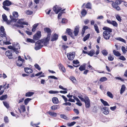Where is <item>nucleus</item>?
Returning <instances> with one entry per match:
<instances>
[{
	"instance_id": "3c124183",
	"label": "nucleus",
	"mask_w": 127,
	"mask_h": 127,
	"mask_svg": "<svg viewBox=\"0 0 127 127\" xmlns=\"http://www.w3.org/2000/svg\"><path fill=\"white\" fill-rule=\"evenodd\" d=\"M4 122L6 123H8L9 122V120L8 119V118L6 116H4Z\"/></svg>"
},
{
	"instance_id": "cd10ccee",
	"label": "nucleus",
	"mask_w": 127,
	"mask_h": 127,
	"mask_svg": "<svg viewBox=\"0 0 127 127\" xmlns=\"http://www.w3.org/2000/svg\"><path fill=\"white\" fill-rule=\"evenodd\" d=\"M87 14V11L85 9L82 10L81 12V14L82 17H84Z\"/></svg>"
},
{
	"instance_id": "a211bd4d",
	"label": "nucleus",
	"mask_w": 127,
	"mask_h": 127,
	"mask_svg": "<svg viewBox=\"0 0 127 127\" xmlns=\"http://www.w3.org/2000/svg\"><path fill=\"white\" fill-rule=\"evenodd\" d=\"M12 4L11 1L8 0H6L4 1L3 3V4L4 5L6 6H9Z\"/></svg>"
},
{
	"instance_id": "bf43d9fd",
	"label": "nucleus",
	"mask_w": 127,
	"mask_h": 127,
	"mask_svg": "<svg viewBox=\"0 0 127 127\" xmlns=\"http://www.w3.org/2000/svg\"><path fill=\"white\" fill-rule=\"evenodd\" d=\"M3 103L4 106L7 108H9V105L6 102L3 101Z\"/></svg>"
},
{
	"instance_id": "9d476101",
	"label": "nucleus",
	"mask_w": 127,
	"mask_h": 127,
	"mask_svg": "<svg viewBox=\"0 0 127 127\" xmlns=\"http://www.w3.org/2000/svg\"><path fill=\"white\" fill-rule=\"evenodd\" d=\"M103 36L105 39L108 40L110 39L111 37V34L110 33L103 32Z\"/></svg>"
},
{
	"instance_id": "338daca9",
	"label": "nucleus",
	"mask_w": 127,
	"mask_h": 127,
	"mask_svg": "<svg viewBox=\"0 0 127 127\" xmlns=\"http://www.w3.org/2000/svg\"><path fill=\"white\" fill-rule=\"evenodd\" d=\"M67 22V20L65 18H63L62 20V23H66Z\"/></svg>"
},
{
	"instance_id": "37998d69",
	"label": "nucleus",
	"mask_w": 127,
	"mask_h": 127,
	"mask_svg": "<svg viewBox=\"0 0 127 127\" xmlns=\"http://www.w3.org/2000/svg\"><path fill=\"white\" fill-rule=\"evenodd\" d=\"M107 95L110 98H113V95L112 93L110 92L109 91L107 92Z\"/></svg>"
},
{
	"instance_id": "39448f33",
	"label": "nucleus",
	"mask_w": 127,
	"mask_h": 127,
	"mask_svg": "<svg viewBox=\"0 0 127 127\" xmlns=\"http://www.w3.org/2000/svg\"><path fill=\"white\" fill-rule=\"evenodd\" d=\"M13 52V51L8 50L6 52L5 55L8 57L9 59H11L13 58L12 54Z\"/></svg>"
},
{
	"instance_id": "1a4fd4ad",
	"label": "nucleus",
	"mask_w": 127,
	"mask_h": 127,
	"mask_svg": "<svg viewBox=\"0 0 127 127\" xmlns=\"http://www.w3.org/2000/svg\"><path fill=\"white\" fill-rule=\"evenodd\" d=\"M62 9L61 7H59L58 6L56 5L54 6L53 8V11L56 14H57Z\"/></svg>"
},
{
	"instance_id": "9b49d317",
	"label": "nucleus",
	"mask_w": 127,
	"mask_h": 127,
	"mask_svg": "<svg viewBox=\"0 0 127 127\" xmlns=\"http://www.w3.org/2000/svg\"><path fill=\"white\" fill-rule=\"evenodd\" d=\"M103 30L105 31L103 32H106L107 33H110L112 32V29L107 27H104L103 28Z\"/></svg>"
},
{
	"instance_id": "4d7b16f0",
	"label": "nucleus",
	"mask_w": 127,
	"mask_h": 127,
	"mask_svg": "<svg viewBox=\"0 0 127 127\" xmlns=\"http://www.w3.org/2000/svg\"><path fill=\"white\" fill-rule=\"evenodd\" d=\"M34 66L35 68L38 70H41V68L37 64H35L34 65Z\"/></svg>"
},
{
	"instance_id": "603ef678",
	"label": "nucleus",
	"mask_w": 127,
	"mask_h": 127,
	"mask_svg": "<svg viewBox=\"0 0 127 127\" xmlns=\"http://www.w3.org/2000/svg\"><path fill=\"white\" fill-rule=\"evenodd\" d=\"M111 25L115 27H117L118 25V24L117 22L114 21H112Z\"/></svg>"
},
{
	"instance_id": "f03ea898",
	"label": "nucleus",
	"mask_w": 127,
	"mask_h": 127,
	"mask_svg": "<svg viewBox=\"0 0 127 127\" xmlns=\"http://www.w3.org/2000/svg\"><path fill=\"white\" fill-rule=\"evenodd\" d=\"M50 39V37L47 36L45 38H43L41 40H40L42 43L43 44V45L46 46L49 44Z\"/></svg>"
},
{
	"instance_id": "bb28decb",
	"label": "nucleus",
	"mask_w": 127,
	"mask_h": 127,
	"mask_svg": "<svg viewBox=\"0 0 127 127\" xmlns=\"http://www.w3.org/2000/svg\"><path fill=\"white\" fill-rule=\"evenodd\" d=\"M52 101L54 104H57L58 103L59 100L57 98L54 97L52 98Z\"/></svg>"
},
{
	"instance_id": "ddd939ff",
	"label": "nucleus",
	"mask_w": 127,
	"mask_h": 127,
	"mask_svg": "<svg viewBox=\"0 0 127 127\" xmlns=\"http://www.w3.org/2000/svg\"><path fill=\"white\" fill-rule=\"evenodd\" d=\"M10 17L11 19V20H8L7 19V21H5L6 22V23H7V24L9 25L10 24H11V23L12 22H16V19H15L13 18L11 15H10Z\"/></svg>"
},
{
	"instance_id": "f8f14e48",
	"label": "nucleus",
	"mask_w": 127,
	"mask_h": 127,
	"mask_svg": "<svg viewBox=\"0 0 127 127\" xmlns=\"http://www.w3.org/2000/svg\"><path fill=\"white\" fill-rule=\"evenodd\" d=\"M109 108L106 107H103L101 108V110L103 111V113L105 115H107L109 114L108 111Z\"/></svg>"
},
{
	"instance_id": "09e8293b",
	"label": "nucleus",
	"mask_w": 127,
	"mask_h": 127,
	"mask_svg": "<svg viewBox=\"0 0 127 127\" xmlns=\"http://www.w3.org/2000/svg\"><path fill=\"white\" fill-rule=\"evenodd\" d=\"M7 96L6 95H2L0 97V100H2L5 99L7 98Z\"/></svg>"
},
{
	"instance_id": "680f3d73",
	"label": "nucleus",
	"mask_w": 127,
	"mask_h": 127,
	"mask_svg": "<svg viewBox=\"0 0 127 127\" xmlns=\"http://www.w3.org/2000/svg\"><path fill=\"white\" fill-rule=\"evenodd\" d=\"M58 106L57 105H54L51 107V109L52 110H55L57 109V107Z\"/></svg>"
},
{
	"instance_id": "13d9d810",
	"label": "nucleus",
	"mask_w": 127,
	"mask_h": 127,
	"mask_svg": "<svg viewBox=\"0 0 127 127\" xmlns=\"http://www.w3.org/2000/svg\"><path fill=\"white\" fill-rule=\"evenodd\" d=\"M62 47L64 50L65 51H66L67 49L69 47L66 45H63Z\"/></svg>"
},
{
	"instance_id": "8fccbe9b",
	"label": "nucleus",
	"mask_w": 127,
	"mask_h": 127,
	"mask_svg": "<svg viewBox=\"0 0 127 127\" xmlns=\"http://www.w3.org/2000/svg\"><path fill=\"white\" fill-rule=\"evenodd\" d=\"M2 18L4 22L7 21V20L8 19L7 16L5 14H4L2 15Z\"/></svg>"
},
{
	"instance_id": "a878e982",
	"label": "nucleus",
	"mask_w": 127,
	"mask_h": 127,
	"mask_svg": "<svg viewBox=\"0 0 127 127\" xmlns=\"http://www.w3.org/2000/svg\"><path fill=\"white\" fill-rule=\"evenodd\" d=\"M34 94V93L33 92H28L26 93L25 96L27 97H30L33 95Z\"/></svg>"
},
{
	"instance_id": "4468645a",
	"label": "nucleus",
	"mask_w": 127,
	"mask_h": 127,
	"mask_svg": "<svg viewBox=\"0 0 127 127\" xmlns=\"http://www.w3.org/2000/svg\"><path fill=\"white\" fill-rule=\"evenodd\" d=\"M66 33L69 35L73 38L74 39L75 37L73 35L72 32H71V30L70 29L67 28L66 30Z\"/></svg>"
},
{
	"instance_id": "864d4df0",
	"label": "nucleus",
	"mask_w": 127,
	"mask_h": 127,
	"mask_svg": "<svg viewBox=\"0 0 127 127\" xmlns=\"http://www.w3.org/2000/svg\"><path fill=\"white\" fill-rule=\"evenodd\" d=\"M76 123V122H71L70 123H68L67 124V125L69 127H71L73 126L74 124Z\"/></svg>"
},
{
	"instance_id": "412c9836",
	"label": "nucleus",
	"mask_w": 127,
	"mask_h": 127,
	"mask_svg": "<svg viewBox=\"0 0 127 127\" xmlns=\"http://www.w3.org/2000/svg\"><path fill=\"white\" fill-rule=\"evenodd\" d=\"M60 69L63 72H65L66 70L63 65L61 63L59 64L58 65Z\"/></svg>"
},
{
	"instance_id": "49530a36",
	"label": "nucleus",
	"mask_w": 127,
	"mask_h": 127,
	"mask_svg": "<svg viewBox=\"0 0 127 127\" xmlns=\"http://www.w3.org/2000/svg\"><path fill=\"white\" fill-rule=\"evenodd\" d=\"M20 109L22 111L24 112L26 111L25 107V105H22L20 106Z\"/></svg>"
},
{
	"instance_id": "e2e57ef3",
	"label": "nucleus",
	"mask_w": 127,
	"mask_h": 127,
	"mask_svg": "<svg viewBox=\"0 0 127 127\" xmlns=\"http://www.w3.org/2000/svg\"><path fill=\"white\" fill-rule=\"evenodd\" d=\"M13 46H12L10 45L9 46H8V47L9 49L13 50L14 47H15L16 45L14 44V45L13 44Z\"/></svg>"
},
{
	"instance_id": "2eb2a0df",
	"label": "nucleus",
	"mask_w": 127,
	"mask_h": 127,
	"mask_svg": "<svg viewBox=\"0 0 127 127\" xmlns=\"http://www.w3.org/2000/svg\"><path fill=\"white\" fill-rule=\"evenodd\" d=\"M58 35L56 33L54 34L52 36L51 41H54L57 40L58 39Z\"/></svg>"
},
{
	"instance_id": "4be33fe9",
	"label": "nucleus",
	"mask_w": 127,
	"mask_h": 127,
	"mask_svg": "<svg viewBox=\"0 0 127 127\" xmlns=\"http://www.w3.org/2000/svg\"><path fill=\"white\" fill-rule=\"evenodd\" d=\"M7 41L6 39H4L2 38V36L1 35V37H0V44L1 45H2L3 42V44L6 45L5 42Z\"/></svg>"
},
{
	"instance_id": "ea45409f",
	"label": "nucleus",
	"mask_w": 127,
	"mask_h": 127,
	"mask_svg": "<svg viewBox=\"0 0 127 127\" xmlns=\"http://www.w3.org/2000/svg\"><path fill=\"white\" fill-rule=\"evenodd\" d=\"M94 27L95 30L96 32H97L98 33H99V32L98 26L96 24L94 25Z\"/></svg>"
},
{
	"instance_id": "c85d7f7f",
	"label": "nucleus",
	"mask_w": 127,
	"mask_h": 127,
	"mask_svg": "<svg viewBox=\"0 0 127 127\" xmlns=\"http://www.w3.org/2000/svg\"><path fill=\"white\" fill-rule=\"evenodd\" d=\"M126 87L124 85H123L122 86L120 90V94H123L124 92L125 91V90Z\"/></svg>"
},
{
	"instance_id": "4c0bfd02",
	"label": "nucleus",
	"mask_w": 127,
	"mask_h": 127,
	"mask_svg": "<svg viewBox=\"0 0 127 127\" xmlns=\"http://www.w3.org/2000/svg\"><path fill=\"white\" fill-rule=\"evenodd\" d=\"M91 4L89 2L87 3L85 5L86 8L89 9H91Z\"/></svg>"
},
{
	"instance_id": "a19ab883",
	"label": "nucleus",
	"mask_w": 127,
	"mask_h": 127,
	"mask_svg": "<svg viewBox=\"0 0 127 127\" xmlns=\"http://www.w3.org/2000/svg\"><path fill=\"white\" fill-rule=\"evenodd\" d=\"M101 53L104 56H106L108 54V52L106 50H103L101 51Z\"/></svg>"
},
{
	"instance_id": "5fc2aeb1",
	"label": "nucleus",
	"mask_w": 127,
	"mask_h": 127,
	"mask_svg": "<svg viewBox=\"0 0 127 127\" xmlns=\"http://www.w3.org/2000/svg\"><path fill=\"white\" fill-rule=\"evenodd\" d=\"M59 93V92L57 91H53V90H50L49 91V93L50 94H55L57 93Z\"/></svg>"
},
{
	"instance_id": "58836bf2",
	"label": "nucleus",
	"mask_w": 127,
	"mask_h": 127,
	"mask_svg": "<svg viewBox=\"0 0 127 127\" xmlns=\"http://www.w3.org/2000/svg\"><path fill=\"white\" fill-rule=\"evenodd\" d=\"M90 33H88L87 35H86L83 38V41H85L89 39L90 37Z\"/></svg>"
},
{
	"instance_id": "0e129e2a",
	"label": "nucleus",
	"mask_w": 127,
	"mask_h": 127,
	"mask_svg": "<svg viewBox=\"0 0 127 127\" xmlns=\"http://www.w3.org/2000/svg\"><path fill=\"white\" fill-rule=\"evenodd\" d=\"M119 59L123 61H125L126 60L125 58L123 56H120V57L119 58Z\"/></svg>"
},
{
	"instance_id": "f257e3e1",
	"label": "nucleus",
	"mask_w": 127,
	"mask_h": 127,
	"mask_svg": "<svg viewBox=\"0 0 127 127\" xmlns=\"http://www.w3.org/2000/svg\"><path fill=\"white\" fill-rule=\"evenodd\" d=\"M5 29L4 27L1 26L0 29V35L2 36V38L4 39H6L7 41L5 43L6 44H10L11 43L10 42V39L9 36L6 35L4 31Z\"/></svg>"
},
{
	"instance_id": "c03bdc74",
	"label": "nucleus",
	"mask_w": 127,
	"mask_h": 127,
	"mask_svg": "<svg viewBox=\"0 0 127 127\" xmlns=\"http://www.w3.org/2000/svg\"><path fill=\"white\" fill-rule=\"evenodd\" d=\"M116 19L119 22H121L122 20L121 17L118 14L116 15L115 16Z\"/></svg>"
},
{
	"instance_id": "2f4dec72",
	"label": "nucleus",
	"mask_w": 127,
	"mask_h": 127,
	"mask_svg": "<svg viewBox=\"0 0 127 127\" xmlns=\"http://www.w3.org/2000/svg\"><path fill=\"white\" fill-rule=\"evenodd\" d=\"M38 25V23H36L34 24L33 26V28L32 29V31L34 32L36 30V28Z\"/></svg>"
},
{
	"instance_id": "6e6d98bb",
	"label": "nucleus",
	"mask_w": 127,
	"mask_h": 127,
	"mask_svg": "<svg viewBox=\"0 0 127 127\" xmlns=\"http://www.w3.org/2000/svg\"><path fill=\"white\" fill-rule=\"evenodd\" d=\"M27 42H29L34 43L35 42L34 40L30 38H27Z\"/></svg>"
},
{
	"instance_id": "7c9ffc66",
	"label": "nucleus",
	"mask_w": 127,
	"mask_h": 127,
	"mask_svg": "<svg viewBox=\"0 0 127 127\" xmlns=\"http://www.w3.org/2000/svg\"><path fill=\"white\" fill-rule=\"evenodd\" d=\"M95 53V50H92L88 53V55L91 57H92L94 54Z\"/></svg>"
},
{
	"instance_id": "72a5a7b5",
	"label": "nucleus",
	"mask_w": 127,
	"mask_h": 127,
	"mask_svg": "<svg viewBox=\"0 0 127 127\" xmlns=\"http://www.w3.org/2000/svg\"><path fill=\"white\" fill-rule=\"evenodd\" d=\"M32 100V99L30 98H27L25 99L24 101L25 104L27 105L29 101Z\"/></svg>"
},
{
	"instance_id": "79ce46f5",
	"label": "nucleus",
	"mask_w": 127,
	"mask_h": 127,
	"mask_svg": "<svg viewBox=\"0 0 127 127\" xmlns=\"http://www.w3.org/2000/svg\"><path fill=\"white\" fill-rule=\"evenodd\" d=\"M107 80V78L105 77H101L99 79V81L102 82L106 81Z\"/></svg>"
},
{
	"instance_id": "c756f323",
	"label": "nucleus",
	"mask_w": 127,
	"mask_h": 127,
	"mask_svg": "<svg viewBox=\"0 0 127 127\" xmlns=\"http://www.w3.org/2000/svg\"><path fill=\"white\" fill-rule=\"evenodd\" d=\"M100 100L101 102L102 103L104 106H109V105L108 102L102 99H101Z\"/></svg>"
},
{
	"instance_id": "6e6552de",
	"label": "nucleus",
	"mask_w": 127,
	"mask_h": 127,
	"mask_svg": "<svg viewBox=\"0 0 127 127\" xmlns=\"http://www.w3.org/2000/svg\"><path fill=\"white\" fill-rule=\"evenodd\" d=\"M44 31L45 33H47V36L50 37L52 31L49 28L46 27L44 29Z\"/></svg>"
},
{
	"instance_id": "052dcab7",
	"label": "nucleus",
	"mask_w": 127,
	"mask_h": 127,
	"mask_svg": "<svg viewBox=\"0 0 127 127\" xmlns=\"http://www.w3.org/2000/svg\"><path fill=\"white\" fill-rule=\"evenodd\" d=\"M50 78L52 79L56 80H57L58 79V78L54 76H48V79H49Z\"/></svg>"
},
{
	"instance_id": "dca6fc26",
	"label": "nucleus",
	"mask_w": 127,
	"mask_h": 127,
	"mask_svg": "<svg viewBox=\"0 0 127 127\" xmlns=\"http://www.w3.org/2000/svg\"><path fill=\"white\" fill-rule=\"evenodd\" d=\"M79 27L78 26H77L75 27L73 32L75 36H76L78 35L79 32Z\"/></svg>"
},
{
	"instance_id": "e433bc0d",
	"label": "nucleus",
	"mask_w": 127,
	"mask_h": 127,
	"mask_svg": "<svg viewBox=\"0 0 127 127\" xmlns=\"http://www.w3.org/2000/svg\"><path fill=\"white\" fill-rule=\"evenodd\" d=\"M115 39L117 40L122 41L125 43H126V42L125 40L121 37L116 38H115Z\"/></svg>"
},
{
	"instance_id": "423d86ee",
	"label": "nucleus",
	"mask_w": 127,
	"mask_h": 127,
	"mask_svg": "<svg viewBox=\"0 0 127 127\" xmlns=\"http://www.w3.org/2000/svg\"><path fill=\"white\" fill-rule=\"evenodd\" d=\"M20 47L19 43H17L16 46L13 50V52H15L16 54H18L20 51Z\"/></svg>"
},
{
	"instance_id": "473e14b6",
	"label": "nucleus",
	"mask_w": 127,
	"mask_h": 127,
	"mask_svg": "<svg viewBox=\"0 0 127 127\" xmlns=\"http://www.w3.org/2000/svg\"><path fill=\"white\" fill-rule=\"evenodd\" d=\"M70 79L74 83H75L76 82V80L75 78L73 76H71L70 77Z\"/></svg>"
},
{
	"instance_id": "f704fd0d",
	"label": "nucleus",
	"mask_w": 127,
	"mask_h": 127,
	"mask_svg": "<svg viewBox=\"0 0 127 127\" xmlns=\"http://www.w3.org/2000/svg\"><path fill=\"white\" fill-rule=\"evenodd\" d=\"M88 28V26H84L83 29L82 30V32L81 34L82 35H83L85 33V31Z\"/></svg>"
},
{
	"instance_id": "20e7f679",
	"label": "nucleus",
	"mask_w": 127,
	"mask_h": 127,
	"mask_svg": "<svg viewBox=\"0 0 127 127\" xmlns=\"http://www.w3.org/2000/svg\"><path fill=\"white\" fill-rule=\"evenodd\" d=\"M41 36V32L38 31L33 35V39L34 40H37L40 38Z\"/></svg>"
},
{
	"instance_id": "6ab92c4d",
	"label": "nucleus",
	"mask_w": 127,
	"mask_h": 127,
	"mask_svg": "<svg viewBox=\"0 0 127 127\" xmlns=\"http://www.w3.org/2000/svg\"><path fill=\"white\" fill-rule=\"evenodd\" d=\"M24 70L27 73H32L33 72V70L29 67H25L24 68Z\"/></svg>"
},
{
	"instance_id": "a18cd8bd",
	"label": "nucleus",
	"mask_w": 127,
	"mask_h": 127,
	"mask_svg": "<svg viewBox=\"0 0 127 127\" xmlns=\"http://www.w3.org/2000/svg\"><path fill=\"white\" fill-rule=\"evenodd\" d=\"M60 116L61 118L64 119L65 120H67L68 118L64 114H61L60 115Z\"/></svg>"
},
{
	"instance_id": "0eeeda50",
	"label": "nucleus",
	"mask_w": 127,
	"mask_h": 127,
	"mask_svg": "<svg viewBox=\"0 0 127 127\" xmlns=\"http://www.w3.org/2000/svg\"><path fill=\"white\" fill-rule=\"evenodd\" d=\"M75 53L74 52L67 53V56L68 60L70 61L73 60L75 57Z\"/></svg>"
},
{
	"instance_id": "f3484780",
	"label": "nucleus",
	"mask_w": 127,
	"mask_h": 127,
	"mask_svg": "<svg viewBox=\"0 0 127 127\" xmlns=\"http://www.w3.org/2000/svg\"><path fill=\"white\" fill-rule=\"evenodd\" d=\"M112 2V5L113 8H115L117 10H121L120 7L115 2H114L113 1Z\"/></svg>"
},
{
	"instance_id": "5701e85b",
	"label": "nucleus",
	"mask_w": 127,
	"mask_h": 127,
	"mask_svg": "<svg viewBox=\"0 0 127 127\" xmlns=\"http://www.w3.org/2000/svg\"><path fill=\"white\" fill-rule=\"evenodd\" d=\"M24 20V19H20L18 22V23L19 24H23V25H28V23L22 21Z\"/></svg>"
},
{
	"instance_id": "69168bd1",
	"label": "nucleus",
	"mask_w": 127,
	"mask_h": 127,
	"mask_svg": "<svg viewBox=\"0 0 127 127\" xmlns=\"http://www.w3.org/2000/svg\"><path fill=\"white\" fill-rule=\"evenodd\" d=\"M122 51L123 53L124 54H126V49L125 47L122 46Z\"/></svg>"
},
{
	"instance_id": "c9c22d12",
	"label": "nucleus",
	"mask_w": 127,
	"mask_h": 127,
	"mask_svg": "<svg viewBox=\"0 0 127 127\" xmlns=\"http://www.w3.org/2000/svg\"><path fill=\"white\" fill-rule=\"evenodd\" d=\"M86 107L87 108H89L90 106V101H85Z\"/></svg>"
},
{
	"instance_id": "393cba45",
	"label": "nucleus",
	"mask_w": 127,
	"mask_h": 127,
	"mask_svg": "<svg viewBox=\"0 0 127 127\" xmlns=\"http://www.w3.org/2000/svg\"><path fill=\"white\" fill-rule=\"evenodd\" d=\"M79 69L81 71L85 70L86 69V64H84L83 65H81Z\"/></svg>"
},
{
	"instance_id": "aec40b11",
	"label": "nucleus",
	"mask_w": 127,
	"mask_h": 127,
	"mask_svg": "<svg viewBox=\"0 0 127 127\" xmlns=\"http://www.w3.org/2000/svg\"><path fill=\"white\" fill-rule=\"evenodd\" d=\"M13 16H12L13 18L15 19L16 20V21L17 20V18H18L19 16L18 13L16 11L13 12L12 13Z\"/></svg>"
},
{
	"instance_id": "7ed1b4c3",
	"label": "nucleus",
	"mask_w": 127,
	"mask_h": 127,
	"mask_svg": "<svg viewBox=\"0 0 127 127\" xmlns=\"http://www.w3.org/2000/svg\"><path fill=\"white\" fill-rule=\"evenodd\" d=\"M41 43L40 40L37 41L35 43V46L34 48L35 49L37 50L41 49L43 46V45L41 44Z\"/></svg>"
},
{
	"instance_id": "b1692460",
	"label": "nucleus",
	"mask_w": 127,
	"mask_h": 127,
	"mask_svg": "<svg viewBox=\"0 0 127 127\" xmlns=\"http://www.w3.org/2000/svg\"><path fill=\"white\" fill-rule=\"evenodd\" d=\"M113 53L117 57L120 56L121 55V54L119 51H116L115 50H113Z\"/></svg>"
},
{
	"instance_id": "774afa93",
	"label": "nucleus",
	"mask_w": 127,
	"mask_h": 127,
	"mask_svg": "<svg viewBox=\"0 0 127 127\" xmlns=\"http://www.w3.org/2000/svg\"><path fill=\"white\" fill-rule=\"evenodd\" d=\"M73 111L77 115H78L79 114V111L77 109H73Z\"/></svg>"
},
{
	"instance_id": "de8ad7c7",
	"label": "nucleus",
	"mask_w": 127,
	"mask_h": 127,
	"mask_svg": "<svg viewBox=\"0 0 127 127\" xmlns=\"http://www.w3.org/2000/svg\"><path fill=\"white\" fill-rule=\"evenodd\" d=\"M48 114L53 116L55 117L57 116V113L55 112H48Z\"/></svg>"
}]
</instances>
